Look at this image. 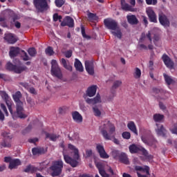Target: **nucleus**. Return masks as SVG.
Listing matches in <instances>:
<instances>
[{
  "mask_svg": "<svg viewBox=\"0 0 177 177\" xmlns=\"http://www.w3.org/2000/svg\"><path fill=\"white\" fill-rule=\"evenodd\" d=\"M153 93L156 95H158L159 93H164V90H162V88H153Z\"/></svg>",
  "mask_w": 177,
  "mask_h": 177,
  "instance_id": "nucleus-54",
  "label": "nucleus"
},
{
  "mask_svg": "<svg viewBox=\"0 0 177 177\" xmlns=\"http://www.w3.org/2000/svg\"><path fill=\"white\" fill-rule=\"evenodd\" d=\"M138 48L140 50L145 49V50H147V46L146 45H145V44H139L138 45Z\"/></svg>",
  "mask_w": 177,
  "mask_h": 177,
  "instance_id": "nucleus-64",
  "label": "nucleus"
},
{
  "mask_svg": "<svg viewBox=\"0 0 177 177\" xmlns=\"http://www.w3.org/2000/svg\"><path fill=\"white\" fill-rule=\"evenodd\" d=\"M62 15H59L57 13L53 15V21H62Z\"/></svg>",
  "mask_w": 177,
  "mask_h": 177,
  "instance_id": "nucleus-53",
  "label": "nucleus"
},
{
  "mask_svg": "<svg viewBox=\"0 0 177 177\" xmlns=\"http://www.w3.org/2000/svg\"><path fill=\"white\" fill-rule=\"evenodd\" d=\"M65 56L66 57H67L68 59H70V57H71V56H73V51L71 50H68L65 53Z\"/></svg>",
  "mask_w": 177,
  "mask_h": 177,
  "instance_id": "nucleus-62",
  "label": "nucleus"
},
{
  "mask_svg": "<svg viewBox=\"0 0 177 177\" xmlns=\"http://www.w3.org/2000/svg\"><path fill=\"white\" fill-rule=\"evenodd\" d=\"M21 53H22V57H23V60H24V62H27L28 60H30V57L28 56V55L27 54V53L26 51H24V50H21Z\"/></svg>",
  "mask_w": 177,
  "mask_h": 177,
  "instance_id": "nucleus-48",
  "label": "nucleus"
},
{
  "mask_svg": "<svg viewBox=\"0 0 177 177\" xmlns=\"http://www.w3.org/2000/svg\"><path fill=\"white\" fill-rule=\"evenodd\" d=\"M85 68L86 71L89 74V75H93L95 74V66L93 65V62L92 61H85Z\"/></svg>",
  "mask_w": 177,
  "mask_h": 177,
  "instance_id": "nucleus-10",
  "label": "nucleus"
},
{
  "mask_svg": "<svg viewBox=\"0 0 177 177\" xmlns=\"http://www.w3.org/2000/svg\"><path fill=\"white\" fill-rule=\"evenodd\" d=\"M28 91L32 95H37V91H35V88L34 87H29V89Z\"/></svg>",
  "mask_w": 177,
  "mask_h": 177,
  "instance_id": "nucleus-60",
  "label": "nucleus"
},
{
  "mask_svg": "<svg viewBox=\"0 0 177 177\" xmlns=\"http://www.w3.org/2000/svg\"><path fill=\"white\" fill-rule=\"evenodd\" d=\"M33 156H41V154H45V149L44 147H35L32 149Z\"/></svg>",
  "mask_w": 177,
  "mask_h": 177,
  "instance_id": "nucleus-28",
  "label": "nucleus"
},
{
  "mask_svg": "<svg viewBox=\"0 0 177 177\" xmlns=\"http://www.w3.org/2000/svg\"><path fill=\"white\" fill-rule=\"evenodd\" d=\"M97 89V86L96 85H93L91 86H89L86 91V96H88L89 97H93V96L96 95Z\"/></svg>",
  "mask_w": 177,
  "mask_h": 177,
  "instance_id": "nucleus-18",
  "label": "nucleus"
},
{
  "mask_svg": "<svg viewBox=\"0 0 177 177\" xmlns=\"http://www.w3.org/2000/svg\"><path fill=\"white\" fill-rule=\"evenodd\" d=\"M129 150L131 154H136L140 151V148L136 146L135 144H132L129 147Z\"/></svg>",
  "mask_w": 177,
  "mask_h": 177,
  "instance_id": "nucleus-33",
  "label": "nucleus"
},
{
  "mask_svg": "<svg viewBox=\"0 0 177 177\" xmlns=\"http://www.w3.org/2000/svg\"><path fill=\"white\" fill-rule=\"evenodd\" d=\"M37 169H38L37 167L29 165L26 167V169H24V172H30V174H35V172H37Z\"/></svg>",
  "mask_w": 177,
  "mask_h": 177,
  "instance_id": "nucleus-35",
  "label": "nucleus"
},
{
  "mask_svg": "<svg viewBox=\"0 0 177 177\" xmlns=\"http://www.w3.org/2000/svg\"><path fill=\"white\" fill-rule=\"evenodd\" d=\"M1 109H2L3 111H4L6 117L9 115V113L8 112V109H6V106H5L3 104H1Z\"/></svg>",
  "mask_w": 177,
  "mask_h": 177,
  "instance_id": "nucleus-57",
  "label": "nucleus"
},
{
  "mask_svg": "<svg viewBox=\"0 0 177 177\" xmlns=\"http://www.w3.org/2000/svg\"><path fill=\"white\" fill-rule=\"evenodd\" d=\"M96 150L97 153H99L101 158H109L110 157L107 153H106V150H104V147L100 145L97 144L96 146Z\"/></svg>",
  "mask_w": 177,
  "mask_h": 177,
  "instance_id": "nucleus-16",
  "label": "nucleus"
},
{
  "mask_svg": "<svg viewBox=\"0 0 177 177\" xmlns=\"http://www.w3.org/2000/svg\"><path fill=\"white\" fill-rule=\"evenodd\" d=\"M96 167L99 171L100 175H101L102 177H110V175L106 173L104 167H103V165L101 162H97Z\"/></svg>",
  "mask_w": 177,
  "mask_h": 177,
  "instance_id": "nucleus-20",
  "label": "nucleus"
},
{
  "mask_svg": "<svg viewBox=\"0 0 177 177\" xmlns=\"http://www.w3.org/2000/svg\"><path fill=\"white\" fill-rule=\"evenodd\" d=\"M32 129V126L29 124L25 129L22 131L23 135H26V133H28Z\"/></svg>",
  "mask_w": 177,
  "mask_h": 177,
  "instance_id": "nucleus-52",
  "label": "nucleus"
},
{
  "mask_svg": "<svg viewBox=\"0 0 177 177\" xmlns=\"http://www.w3.org/2000/svg\"><path fill=\"white\" fill-rule=\"evenodd\" d=\"M65 2L66 1L64 0H55V3L57 8H62V6L64 5Z\"/></svg>",
  "mask_w": 177,
  "mask_h": 177,
  "instance_id": "nucleus-49",
  "label": "nucleus"
},
{
  "mask_svg": "<svg viewBox=\"0 0 177 177\" xmlns=\"http://www.w3.org/2000/svg\"><path fill=\"white\" fill-rule=\"evenodd\" d=\"M26 68H27V66H16L15 65L14 71L17 74H21V73H23V71H26Z\"/></svg>",
  "mask_w": 177,
  "mask_h": 177,
  "instance_id": "nucleus-36",
  "label": "nucleus"
},
{
  "mask_svg": "<svg viewBox=\"0 0 177 177\" xmlns=\"http://www.w3.org/2000/svg\"><path fill=\"white\" fill-rule=\"evenodd\" d=\"M140 151H142L143 156H145V157H147V156H149V152H147V150H146V149L143 147L140 148Z\"/></svg>",
  "mask_w": 177,
  "mask_h": 177,
  "instance_id": "nucleus-58",
  "label": "nucleus"
},
{
  "mask_svg": "<svg viewBox=\"0 0 177 177\" xmlns=\"http://www.w3.org/2000/svg\"><path fill=\"white\" fill-rule=\"evenodd\" d=\"M61 63L63 67L66 68V70H68V71H73V66H71L70 64H67V61L66 59L62 58Z\"/></svg>",
  "mask_w": 177,
  "mask_h": 177,
  "instance_id": "nucleus-37",
  "label": "nucleus"
},
{
  "mask_svg": "<svg viewBox=\"0 0 177 177\" xmlns=\"http://www.w3.org/2000/svg\"><path fill=\"white\" fill-rule=\"evenodd\" d=\"M6 68L10 71H15V68H16V65H14L10 62H8L6 64Z\"/></svg>",
  "mask_w": 177,
  "mask_h": 177,
  "instance_id": "nucleus-46",
  "label": "nucleus"
},
{
  "mask_svg": "<svg viewBox=\"0 0 177 177\" xmlns=\"http://www.w3.org/2000/svg\"><path fill=\"white\" fill-rule=\"evenodd\" d=\"M62 27H66L67 26L70 28L74 27V19L71 17L67 16L64 19V21L61 23Z\"/></svg>",
  "mask_w": 177,
  "mask_h": 177,
  "instance_id": "nucleus-15",
  "label": "nucleus"
},
{
  "mask_svg": "<svg viewBox=\"0 0 177 177\" xmlns=\"http://www.w3.org/2000/svg\"><path fill=\"white\" fill-rule=\"evenodd\" d=\"M29 143H37L38 142V138H30L28 140Z\"/></svg>",
  "mask_w": 177,
  "mask_h": 177,
  "instance_id": "nucleus-63",
  "label": "nucleus"
},
{
  "mask_svg": "<svg viewBox=\"0 0 177 177\" xmlns=\"http://www.w3.org/2000/svg\"><path fill=\"white\" fill-rule=\"evenodd\" d=\"M93 154L92 149H87L86 151V157L88 158L89 157H91Z\"/></svg>",
  "mask_w": 177,
  "mask_h": 177,
  "instance_id": "nucleus-61",
  "label": "nucleus"
},
{
  "mask_svg": "<svg viewBox=\"0 0 177 177\" xmlns=\"http://www.w3.org/2000/svg\"><path fill=\"white\" fill-rule=\"evenodd\" d=\"M21 53V49L19 47H10L9 55L10 57H16V56Z\"/></svg>",
  "mask_w": 177,
  "mask_h": 177,
  "instance_id": "nucleus-19",
  "label": "nucleus"
},
{
  "mask_svg": "<svg viewBox=\"0 0 177 177\" xmlns=\"http://www.w3.org/2000/svg\"><path fill=\"white\" fill-rule=\"evenodd\" d=\"M75 68L77 71H80V73H82L84 71V66H82V63L78 59H75Z\"/></svg>",
  "mask_w": 177,
  "mask_h": 177,
  "instance_id": "nucleus-30",
  "label": "nucleus"
},
{
  "mask_svg": "<svg viewBox=\"0 0 177 177\" xmlns=\"http://www.w3.org/2000/svg\"><path fill=\"white\" fill-rule=\"evenodd\" d=\"M123 139H127V140L131 139V133L128 131H124L122 133Z\"/></svg>",
  "mask_w": 177,
  "mask_h": 177,
  "instance_id": "nucleus-50",
  "label": "nucleus"
},
{
  "mask_svg": "<svg viewBox=\"0 0 177 177\" xmlns=\"http://www.w3.org/2000/svg\"><path fill=\"white\" fill-rule=\"evenodd\" d=\"M111 155L115 160H117V158L118 159L120 158V156H121V153L120 152V151L117 149H114L112 151Z\"/></svg>",
  "mask_w": 177,
  "mask_h": 177,
  "instance_id": "nucleus-42",
  "label": "nucleus"
},
{
  "mask_svg": "<svg viewBox=\"0 0 177 177\" xmlns=\"http://www.w3.org/2000/svg\"><path fill=\"white\" fill-rule=\"evenodd\" d=\"M84 99H86V102L88 104H96L102 102L99 93H97V95L94 98H86V97L84 96Z\"/></svg>",
  "mask_w": 177,
  "mask_h": 177,
  "instance_id": "nucleus-17",
  "label": "nucleus"
},
{
  "mask_svg": "<svg viewBox=\"0 0 177 177\" xmlns=\"http://www.w3.org/2000/svg\"><path fill=\"white\" fill-rule=\"evenodd\" d=\"M111 33L114 37H117V38H119V39H121L122 38V32H121V29L118 28L115 30V31H112Z\"/></svg>",
  "mask_w": 177,
  "mask_h": 177,
  "instance_id": "nucleus-41",
  "label": "nucleus"
},
{
  "mask_svg": "<svg viewBox=\"0 0 177 177\" xmlns=\"http://www.w3.org/2000/svg\"><path fill=\"white\" fill-rule=\"evenodd\" d=\"M81 31H82V35L83 37V38H85V39H91L92 37L90 35H86V33L85 32V27H84V26H81Z\"/></svg>",
  "mask_w": 177,
  "mask_h": 177,
  "instance_id": "nucleus-44",
  "label": "nucleus"
},
{
  "mask_svg": "<svg viewBox=\"0 0 177 177\" xmlns=\"http://www.w3.org/2000/svg\"><path fill=\"white\" fill-rule=\"evenodd\" d=\"M33 5L38 13H44L49 9V5L46 0H33Z\"/></svg>",
  "mask_w": 177,
  "mask_h": 177,
  "instance_id": "nucleus-5",
  "label": "nucleus"
},
{
  "mask_svg": "<svg viewBox=\"0 0 177 177\" xmlns=\"http://www.w3.org/2000/svg\"><path fill=\"white\" fill-rule=\"evenodd\" d=\"M163 77L165 78V81L167 85H171V84H174V79L171 78L169 75L164 73Z\"/></svg>",
  "mask_w": 177,
  "mask_h": 177,
  "instance_id": "nucleus-39",
  "label": "nucleus"
},
{
  "mask_svg": "<svg viewBox=\"0 0 177 177\" xmlns=\"http://www.w3.org/2000/svg\"><path fill=\"white\" fill-rule=\"evenodd\" d=\"M142 76V71L139 68H136L135 71L133 73V77L136 80H139Z\"/></svg>",
  "mask_w": 177,
  "mask_h": 177,
  "instance_id": "nucleus-40",
  "label": "nucleus"
},
{
  "mask_svg": "<svg viewBox=\"0 0 177 177\" xmlns=\"http://www.w3.org/2000/svg\"><path fill=\"white\" fill-rule=\"evenodd\" d=\"M121 85H122V81H121V80H115L113 82V84L111 88V93L112 95V97L109 98V100H111L113 97H115V93H116L115 89H118V88H120V86H121Z\"/></svg>",
  "mask_w": 177,
  "mask_h": 177,
  "instance_id": "nucleus-14",
  "label": "nucleus"
},
{
  "mask_svg": "<svg viewBox=\"0 0 177 177\" xmlns=\"http://www.w3.org/2000/svg\"><path fill=\"white\" fill-rule=\"evenodd\" d=\"M8 110L13 120H17V118L26 120V118L28 117V115L24 112L23 104H16V111H13V109H12V105L8 107Z\"/></svg>",
  "mask_w": 177,
  "mask_h": 177,
  "instance_id": "nucleus-3",
  "label": "nucleus"
},
{
  "mask_svg": "<svg viewBox=\"0 0 177 177\" xmlns=\"http://www.w3.org/2000/svg\"><path fill=\"white\" fill-rule=\"evenodd\" d=\"M88 17L90 19V20H96L97 19V17L96 16V14L89 12L88 14Z\"/></svg>",
  "mask_w": 177,
  "mask_h": 177,
  "instance_id": "nucleus-55",
  "label": "nucleus"
},
{
  "mask_svg": "<svg viewBox=\"0 0 177 177\" xmlns=\"http://www.w3.org/2000/svg\"><path fill=\"white\" fill-rule=\"evenodd\" d=\"M0 96H1L2 99L6 102L8 109H9L10 106H12V102H10V97L6 93V91H0Z\"/></svg>",
  "mask_w": 177,
  "mask_h": 177,
  "instance_id": "nucleus-21",
  "label": "nucleus"
},
{
  "mask_svg": "<svg viewBox=\"0 0 177 177\" xmlns=\"http://www.w3.org/2000/svg\"><path fill=\"white\" fill-rule=\"evenodd\" d=\"M93 110L95 117H100V115H102V112L99 110V108L94 106L93 107Z\"/></svg>",
  "mask_w": 177,
  "mask_h": 177,
  "instance_id": "nucleus-47",
  "label": "nucleus"
},
{
  "mask_svg": "<svg viewBox=\"0 0 177 177\" xmlns=\"http://www.w3.org/2000/svg\"><path fill=\"white\" fill-rule=\"evenodd\" d=\"M21 92L17 91L13 95L12 98L14 99V102H15L16 104H23V102L20 100L21 99Z\"/></svg>",
  "mask_w": 177,
  "mask_h": 177,
  "instance_id": "nucleus-27",
  "label": "nucleus"
},
{
  "mask_svg": "<svg viewBox=\"0 0 177 177\" xmlns=\"http://www.w3.org/2000/svg\"><path fill=\"white\" fill-rule=\"evenodd\" d=\"M46 139H49L51 142H56L59 139V136L53 133H46Z\"/></svg>",
  "mask_w": 177,
  "mask_h": 177,
  "instance_id": "nucleus-34",
  "label": "nucleus"
},
{
  "mask_svg": "<svg viewBox=\"0 0 177 177\" xmlns=\"http://www.w3.org/2000/svg\"><path fill=\"white\" fill-rule=\"evenodd\" d=\"M4 39L7 41L8 44H16V42H17V39H16V37H15L12 33L5 34Z\"/></svg>",
  "mask_w": 177,
  "mask_h": 177,
  "instance_id": "nucleus-22",
  "label": "nucleus"
},
{
  "mask_svg": "<svg viewBox=\"0 0 177 177\" xmlns=\"http://www.w3.org/2000/svg\"><path fill=\"white\" fill-rule=\"evenodd\" d=\"M162 60L163 61V63H165L166 67L168 68H174L175 64L172 59H171V57H169V56H168L167 54H163L162 56Z\"/></svg>",
  "mask_w": 177,
  "mask_h": 177,
  "instance_id": "nucleus-12",
  "label": "nucleus"
},
{
  "mask_svg": "<svg viewBox=\"0 0 177 177\" xmlns=\"http://www.w3.org/2000/svg\"><path fill=\"white\" fill-rule=\"evenodd\" d=\"M19 85H21V86L25 88V89H26L27 91H28V89H30V84L27 82H20Z\"/></svg>",
  "mask_w": 177,
  "mask_h": 177,
  "instance_id": "nucleus-56",
  "label": "nucleus"
},
{
  "mask_svg": "<svg viewBox=\"0 0 177 177\" xmlns=\"http://www.w3.org/2000/svg\"><path fill=\"white\" fill-rule=\"evenodd\" d=\"M127 19L128 23L129 24H131L132 26L138 24V23H139V20H138V18H136V15H127Z\"/></svg>",
  "mask_w": 177,
  "mask_h": 177,
  "instance_id": "nucleus-29",
  "label": "nucleus"
},
{
  "mask_svg": "<svg viewBox=\"0 0 177 177\" xmlns=\"http://www.w3.org/2000/svg\"><path fill=\"white\" fill-rule=\"evenodd\" d=\"M19 165H21V162L19 159H14L10 162L8 168L10 169H16Z\"/></svg>",
  "mask_w": 177,
  "mask_h": 177,
  "instance_id": "nucleus-25",
  "label": "nucleus"
},
{
  "mask_svg": "<svg viewBox=\"0 0 177 177\" xmlns=\"http://www.w3.org/2000/svg\"><path fill=\"white\" fill-rule=\"evenodd\" d=\"M46 54L48 55V56H53L55 55V51H53V48L48 46L46 50Z\"/></svg>",
  "mask_w": 177,
  "mask_h": 177,
  "instance_id": "nucleus-45",
  "label": "nucleus"
},
{
  "mask_svg": "<svg viewBox=\"0 0 177 177\" xmlns=\"http://www.w3.org/2000/svg\"><path fill=\"white\" fill-rule=\"evenodd\" d=\"M150 139H153L152 135H149V137H147L146 136H142L141 137V140L143 142V143H145V145H148L149 146L153 145V143H151V141L150 140Z\"/></svg>",
  "mask_w": 177,
  "mask_h": 177,
  "instance_id": "nucleus-32",
  "label": "nucleus"
},
{
  "mask_svg": "<svg viewBox=\"0 0 177 177\" xmlns=\"http://www.w3.org/2000/svg\"><path fill=\"white\" fill-rule=\"evenodd\" d=\"M100 132L105 140H111L115 133V126L110 120L106 119L100 127Z\"/></svg>",
  "mask_w": 177,
  "mask_h": 177,
  "instance_id": "nucleus-1",
  "label": "nucleus"
},
{
  "mask_svg": "<svg viewBox=\"0 0 177 177\" xmlns=\"http://www.w3.org/2000/svg\"><path fill=\"white\" fill-rule=\"evenodd\" d=\"M63 160L54 161L50 167V175L53 177L60 176L63 171Z\"/></svg>",
  "mask_w": 177,
  "mask_h": 177,
  "instance_id": "nucleus-4",
  "label": "nucleus"
},
{
  "mask_svg": "<svg viewBox=\"0 0 177 177\" xmlns=\"http://www.w3.org/2000/svg\"><path fill=\"white\" fill-rule=\"evenodd\" d=\"M68 147L70 150L74 151L75 159H73V158L70 157L68 155H66L64 153H63L64 160L66 164H69L71 167L75 168L78 166V160H80V151H78V149H77L75 146L72 144H68Z\"/></svg>",
  "mask_w": 177,
  "mask_h": 177,
  "instance_id": "nucleus-2",
  "label": "nucleus"
},
{
  "mask_svg": "<svg viewBox=\"0 0 177 177\" xmlns=\"http://www.w3.org/2000/svg\"><path fill=\"white\" fill-rule=\"evenodd\" d=\"M170 131L171 133L177 135V123H175L171 126V127L170 128Z\"/></svg>",
  "mask_w": 177,
  "mask_h": 177,
  "instance_id": "nucleus-51",
  "label": "nucleus"
},
{
  "mask_svg": "<svg viewBox=\"0 0 177 177\" xmlns=\"http://www.w3.org/2000/svg\"><path fill=\"white\" fill-rule=\"evenodd\" d=\"M158 19L161 26H163V27H169L171 23L169 22L168 17H167V15H165L164 13H160L158 15Z\"/></svg>",
  "mask_w": 177,
  "mask_h": 177,
  "instance_id": "nucleus-9",
  "label": "nucleus"
},
{
  "mask_svg": "<svg viewBox=\"0 0 177 177\" xmlns=\"http://www.w3.org/2000/svg\"><path fill=\"white\" fill-rule=\"evenodd\" d=\"M147 5H157V0H146Z\"/></svg>",
  "mask_w": 177,
  "mask_h": 177,
  "instance_id": "nucleus-59",
  "label": "nucleus"
},
{
  "mask_svg": "<svg viewBox=\"0 0 177 177\" xmlns=\"http://www.w3.org/2000/svg\"><path fill=\"white\" fill-rule=\"evenodd\" d=\"M72 118L75 122L77 124H81L83 121L82 115L80 114L78 111H74L72 113Z\"/></svg>",
  "mask_w": 177,
  "mask_h": 177,
  "instance_id": "nucleus-23",
  "label": "nucleus"
},
{
  "mask_svg": "<svg viewBox=\"0 0 177 177\" xmlns=\"http://www.w3.org/2000/svg\"><path fill=\"white\" fill-rule=\"evenodd\" d=\"M28 53L31 56V57H35L37 55V50L34 47L30 48L28 50Z\"/></svg>",
  "mask_w": 177,
  "mask_h": 177,
  "instance_id": "nucleus-43",
  "label": "nucleus"
},
{
  "mask_svg": "<svg viewBox=\"0 0 177 177\" xmlns=\"http://www.w3.org/2000/svg\"><path fill=\"white\" fill-rule=\"evenodd\" d=\"M121 7L122 10H125V12H133L132 6L126 3L125 0H121Z\"/></svg>",
  "mask_w": 177,
  "mask_h": 177,
  "instance_id": "nucleus-26",
  "label": "nucleus"
},
{
  "mask_svg": "<svg viewBox=\"0 0 177 177\" xmlns=\"http://www.w3.org/2000/svg\"><path fill=\"white\" fill-rule=\"evenodd\" d=\"M127 127L131 132H133V133H135V135H138V129H136V124H135V122H129L127 124Z\"/></svg>",
  "mask_w": 177,
  "mask_h": 177,
  "instance_id": "nucleus-31",
  "label": "nucleus"
},
{
  "mask_svg": "<svg viewBox=\"0 0 177 177\" xmlns=\"http://www.w3.org/2000/svg\"><path fill=\"white\" fill-rule=\"evenodd\" d=\"M2 136L4 138V140L1 142V147H12L10 142L13 139V136L10 135V133L4 131L1 133Z\"/></svg>",
  "mask_w": 177,
  "mask_h": 177,
  "instance_id": "nucleus-7",
  "label": "nucleus"
},
{
  "mask_svg": "<svg viewBox=\"0 0 177 177\" xmlns=\"http://www.w3.org/2000/svg\"><path fill=\"white\" fill-rule=\"evenodd\" d=\"M164 115H161L160 113H156L153 115V119L155 122H161L162 120H164Z\"/></svg>",
  "mask_w": 177,
  "mask_h": 177,
  "instance_id": "nucleus-38",
  "label": "nucleus"
},
{
  "mask_svg": "<svg viewBox=\"0 0 177 177\" xmlns=\"http://www.w3.org/2000/svg\"><path fill=\"white\" fill-rule=\"evenodd\" d=\"M104 24L105 27L108 28V30H112V31H115V30L120 28L118 26V23L115 20L111 19H104Z\"/></svg>",
  "mask_w": 177,
  "mask_h": 177,
  "instance_id": "nucleus-8",
  "label": "nucleus"
},
{
  "mask_svg": "<svg viewBox=\"0 0 177 177\" xmlns=\"http://www.w3.org/2000/svg\"><path fill=\"white\" fill-rule=\"evenodd\" d=\"M146 13L151 23H157V15H156V12H154L153 8H147Z\"/></svg>",
  "mask_w": 177,
  "mask_h": 177,
  "instance_id": "nucleus-11",
  "label": "nucleus"
},
{
  "mask_svg": "<svg viewBox=\"0 0 177 177\" xmlns=\"http://www.w3.org/2000/svg\"><path fill=\"white\" fill-rule=\"evenodd\" d=\"M51 75L53 77H56L59 80H62L63 78V74H62V69L59 67V64H57V61L56 59H53L51 61Z\"/></svg>",
  "mask_w": 177,
  "mask_h": 177,
  "instance_id": "nucleus-6",
  "label": "nucleus"
},
{
  "mask_svg": "<svg viewBox=\"0 0 177 177\" xmlns=\"http://www.w3.org/2000/svg\"><path fill=\"white\" fill-rule=\"evenodd\" d=\"M119 161L122 162V164H125L126 165H129V159L128 158V155L124 152H121L120 156L119 157Z\"/></svg>",
  "mask_w": 177,
  "mask_h": 177,
  "instance_id": "nucleus-24",
  "label": "nucleus"
},
{
  "mask_svg": "<svg viewBox=\"0 0 177 177\" xmlns=\"http://www.w3.org/2000/svg\"><path fill=\"white\" fill-rule=\"evenodd\" d=\"M157 128L156 129V132L158 136H162L163 138H165L167 136V129H165V127H164V125L156 123Z\"/></svg>",
  "mask_w": 177,
  "mask_h": 177,
  "instance_id": "nucleus-13",
  "label": "nucleus"
}]
</instances>
